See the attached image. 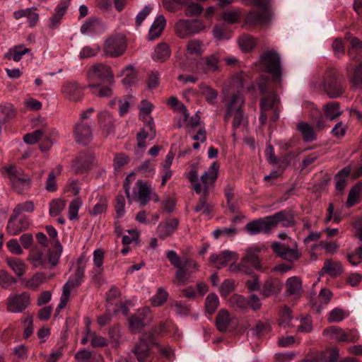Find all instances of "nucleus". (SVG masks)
<instances>
[{
	"label": "nucleus",
	"mask_w": 362,
	"mask_h": 362,
	"mask_svg": "<svg viewBox=\"0 0 362 362\" xmlns=\"http://www.w3.org/2000/svg\"><path fill=\"white\" fill-rule=\"evenodd\" d=\"M87 76L90 81L88 87L91 89L93 95L101 98L112 95L115 79L110 66L104 64H95L89 69Z\"/></svg>",
	"instance_id": "obj_1"
},
{
	"label": "nucleus",
	"mask_w": 362,
	"mask_h": 362,
	"mask_svg": "<svg viewBox=\"0 0 362 362\" xmlns=\"http://www.w3.org/2000/svg\"><path fill=\"white\" fill-rule=\"evenodd\" d=\"M62 252V246L57 240L55 249L53 250L37 245L33 247L30 250L28 259L35 268L53 269L58 264Z\"/></svg>",
	"instance_id": "obj_2"
},
{
	"label": "nucleus",
	"mask_w": 362,
	"mask_h": 362,
	"mask_svg": "<svg viewBox=\"0 0 362 362\" xmlns=\"http://www.w3.org/2000/svg\"><path fill=\"white\" fill-rule=\"evenodd\" d=\"M263 249L262 247L253 245L245 250V255L242 258L238 265L230 264V270L232 272H240L245 274H252L253 269L261 270L259 254Z\"/></svg>",
	"instance_id": "obj_3"
},
{
	"label": "nucleus",
	"mask_w": 362,
	"mask_h": 362,
	"mask_svg": "<svg viewBox=\"0 0 362 362\" xmlns=\"http://www.w3.org/2000/svg\"><path fill=\"white\" fill-rule=\"evenodd\" d=\"M259 62L263 70L271 74L272 80L281 84L282 66L280 55L274 49L264 51L259 56Z\"/></svg>",
	"instance_id": "obj_4"
},
{
	"label": "nucleus",
	"mask_w": 362,
	"mask_h": 362,
	"mask_svg": "<svg viewBox=\"0 0 362 362\" xmlns=\"http://www.w3.org/2000/svg\"><path fill=\"white\" fill-rule=\"evenodd\" d=\"M252 2L259 10L250 11L245 18V23L252 25L268 23L271 20V11L269 8V1L252 0Z\"/></svg>",
	"instance_id": "obj_5"
},
{
	"label": "nucleus",
	"mask_w": 362,
	"mask_h": 362,
	"mask_svg": "<svg viewBox=\"0 0 362 362\" xmlns=\"http://www.w3.org/2000/svg\"><path fill=\"white\" fill-rule=\"evenodd\" d=\"M5 170L8 174L13 187L18 193H21L23 191L30 188L31 184L30 177L25 175L21 169L11 165L6 168Z\"/></svg>",
	"instance_id": "obj_6"
},
{
	"label": "nucleus",
	"mask_w": 362,
	"mask_h": 362,
	"mask_svg": "<svg viewBox=\"0 0 362 362\" xmlns=\"http://www.w3.org/2000/svg\"><path fill=\"white\" fill-rule=\"evenodd\" d=\"M154 344V337L152 333H146L142 335L133 349V353L139 362H150V349Z\"/></svg>",
	"instance_id": "obj_7"
},
{
	"label": "nucleus",
	"mask_w": 362,
	"mask_h": 362,
	"mask_svg": "<svg viewBox=\"0 0 362 362\" xmlns=\"http://www.w3.org/2000/svg\"><path fill=\"white\" fill-rule=\"evenodd\" d=\"M30 304V296L28 292L11 294L6 300L7 311L13 313L23 312Z\"/></svg>",
	"instance_id": "obj_8"
},
{
	"label": "nucleus",
	"mask_w": 362,
	"mask_h": 362,
	"mask_svg": "<svg viewBox=\"0 0 362 362\" xmlns=\"http://www.w3.org/2000/svg\"><path fill=\"white\" fill-rule=\"evenodd\" d=\"M204 28L203 23L196 19H180L175 24V32L178 37L181 38L197 33Z\"/></svg>",
	"instance_id": "obj_9"
},
{
	"label": "nucleus",
	"mask_w": 362,
	"mask_h": 362,
	"mask_svg": "<svg viewBox=\"0 0 362 362\" xmlns=\"http://www.w3.org/2000/svg\"><path fill=\"white\" fill-rule=\"evenodd\" d=\"M220 62L221 59L218 54L203 57L197 63V72L204 75L218 72L220 71Z\"/></svg>",
	"instance_id": "obj_10"
},
{
	"label": "nucleus",
	"mask_w": 362,
	"mask_h": 362,
	"mask_svg": "<svg viewBox=\"0 0 362 362\" xmlns=\"http://www.w3.org/2000/svg\"><path fill=\"white\" fill-rule=\"evenodd\" d=\"M42 140L40 146L42 151H47L52 145L49 134L45 129H37L23 136V141L27 144H35Z\"/></svg>",
	"instance_id": "obj_11"
},
{
	"label": "nucleus",
	"mask_w": 362,
	"mask_h": 362,
	"mask_svg": "<svg viewBox=\"0 0 362 362\" xmlns=\"http://www.w3.org/2000/svg\"><path fill=\"white\" fill-rule=\"evenodd\" d=\"M74 136L76 143L86 146L93 139V128L87 122L78 121L74 127Z\"/></svg>",
	"instance_id": "obj_12"
},
{
	"label": "nucleus",
	"mask_w": 362,
	"mask_h": 362,
	"mask_svg": "<svg viewBox=\"0 0 362 362\" xmlns=\"http://www.w3.org/2000/svg\"><path fill=\"white\" fill-rule=\"evenodd\" d=\"M272 247L279 257L285 260L293 262L300 257V254L296 248V243H293L292 245H288L275 242L272 245Z\"/></svg>",
	"instance_id": "obj_13"
},
{
	"label": "nucleus",
	"mask_w": 362,
	"mask_h": 362,
	"mask_svg": "<svg viewBox=\"0 0 362 362\" xmlns=\"http://www.w3.org/2000/svg\"><path fill=\"white\" fill-rule=\"evenodd\" d=\"M125 50V40L121 37H110L105 41L103 47L105 54L111 57H119L124 53Z\"/></svg>",
	"instance_id": "obj_14"
},
{
	"label": "nucleus",
	"mask_w": 362,
	"mask_h": 362,
	"mask_svg": "<svg viewBox=\"0 0 362 362\" xmlns=\"http://www.w3.org/2000/svg\"><path fill=\"white\" fill-rule=\"evenodd\" d=\"M324 88L329 98H337L342 94L344 89L341 83L337 80L334 71L330 70L326 73Z\"/></svg>",
	"instance_id": "obj_15"
},
{
	"label": "nucleus",
	"mask_w": 362,
	"mask_h": 362,
	"mask_svg": "<svg viewBox=\"0 0 362 362\" xmlns=\"http://www.w3.org/2000/svg\"><path fill=\"white\" fill-rule=\"evenodd\" d=\"M30 220L25 216H16L11 214L8 221L6 230L11 235H17L23 230L28 228Z\"/></svg>",
	"instance_id": "obj_16"
},
{
	"label": "nucleus",
	"mask_w": 362,
	"mask_h": 362,
	"mask_svg": "<svg viewBox=\"0 0 362 362\" xmlns=\"http://www.w3.org/2000/svg\"><path fill=\"white\" fill-rule=\"evenodd\" d=\"M266 218L272 229L281 222L284 227H291L295 223L293 212L290 209L278 211L272 216H266Z\"/></svg>",
	"instance_id": "obj_17"
},
{
	"label": "nucleus",
	"mask_w": 362,
	"mask_h": 362,
	"mask_svg": "<svg viewBox=\"0 0 362 362\" xmlns=\"http://www.w3.org/2000/svg\"><path fill=\"white\" fill-rule=\"evenodd\" d=\"M244 103V97L239 92L233 93L228 98H226V112L224 120L228 122L234 112L242 110Z\"/></svg>",
	"instance_id": "obj_18"
},
{
	"label": "nucleus",
	"mask_w": 362,
	"mask_h": 362,
	"mask_svg": "<svg viewBox=\"0 0 362 362\" xmlns=\"http://www.w3.org/2000/svg\"><path fill=\"white\" fill-rule=\"evenodd\" d=\"M218 163L214 162L210 165L209 170L205 171L201 176V181L204 186L203 192L204 194H208L209 189L214 186L215 182L218 177Z\"/></svg>",
	"instance_id": "obj_19"
},
{
	"label": "nucleus",
	"mask_w": 362,
	"mask_h": 362,
	"mask_svg": "<svg viewBox=\"0 0 362 362\" xmlns=\"http://www.w3.org/2000/svg\"><path fill=\"white\" fill-rule=\"evenodd\" d=\"M199 265L193 259H186L180 269L175 273V277L179 283L186 281L192 274L198 271Z\"/></svg>",
	"instance_id": "obj_20"
},
{
	"label": "nucleus",
	"mask_w": 362,
	"mask_h": 362,
	"mask_svg": "<svg viewBox=\"0 0 362 362\" xmlns=\"http://www.w3.org/2000/svg\"><path fill=\"white\" fill-rule=\"evenodd\" d=\"M83 88L76 81H68L62 87V92L70 100L78 101L83 95Z\"/></svg>",
	"instance_id": "obj_21"
},
{
	"label": "nucleus",
	"mask_w": 362,
	"mask_h": 362,
	"mask_svg": "<svg viewBox=\"0 0 362 362\" xmlns=\"http://www.w3.org/2000/svg\"><path fill=\"white\" fill-rule=\"evenodd\" d=\"M245 228L250 235H252L261 233H267L272 230L266 217L260 218L247 223Z\"/></svg>",
	"instance_id": "obj_22"
},
{
	"label": "nucleus",
	"mask_w": 362,
	"mask_h": 362,
	"mask_svg": "<svg viewBox=\"0 0 362 362\" xmlns=\"http://www.w3.org/2000/svg\"><path fill=\"white\" fill-rule=\"evenodd\" d=\"M179 220L177 218L167 219L165 222H160L157 228L158 236L160 239H165L170 236L177 228Z\"/></svg>",
	"instance_id": "obj_23"
},
{
	"label": "nucleus",
	"mask_w": 362,
	"mask_h": 362,
	"mask_svg": "<svg viewBox=\"0 0 362 362\" xmlns=\"http://www.w3.org/2000/svg\"><path fill=\"white\" fill-rule=\"evenodd\" d=\"M98 122L103 134L105 136L114 134L115 120L113 116L107 112H102L98 115Z\"/></svg>",
	"instance_id": "obj_24"
},
{
	"label": "nucleus",
	"mask_w": 362,
	"mask_h": 362,
	"mask_svg": "<svg viewBox=\"0 0 362 362\" xmlns=\"http://www.w3.org/2000/svg\"><path fill=\"white\" fill-rule=\"evenodd\" d=\"M282 288L281 281L276 278L269 277L263 284L260 294L264 298L278 294Z\"/></svg>",
	"instance_id": "obj_25"
},
{
	"label": "nucleus",
	"mask_w": 362,
	"mask_h": 362,
	"mask_svg": "<svg viewBox=\"0 0 362 362\" xmlns=\"http://www.w3.org/2000/svg\"><path fill=\"white\" fill-rule=\"evenodd\" d=\"M71 0H62L54 9V13L50 18L49 28L51 29L57 28L61 24L63 16L66 13L67 8Z\"/></svg>",
	"instance_id": "obj_26"
},
{
	"label": "nucleus",
	"mask_w": 362,
	"mask_h": 362,
	"mask_svg": "<svg viewBox=\"0 0 362 362\" xmlns=\"http://www.w3.org/2000/svg\"><path fill=\"white\" fill-rule=\"evenodd\" d=\"M238 255L229 250H225L219 255L213 254L211 255L209 260L218 269H221L226 267L229 262L233 259H237Z\"/></svg>",
	"instance_id": "obj_27"
},
{
	"label": "nucleus",
	"mask_w": 362,
	"mask_h": 362,
	"mask_svg": "<svg viewBox=\"0 0 362 362\" xmlns=\"http://www.w3.org/2000/svg\"><path fill=\"white\" fill-rule=\"evenodd\" d=\"M144 106L140 109L139 115L144 120L146 127L151 132V139H153L156 135V131L153 118L150 114L153 110L152 104L143 101Z\"/></svg>",
	"instance_id": "obj_28"
},
{
	"label": "nucleus",
	"mask_w": 362,
	"mask_h": 362,
	"mask_svg": "<svg viewBox=\"0 0 362 362\" xmlns=\"http://www.w3.org/2000/svg\"><path fill=\"white\" fill-rule=\"evenodd\" d=\"M343 272V267L339 261L327 259L320 272V274H328L331 276H337Z\"/></svg>",
	"instance_id": "obj_29"
},
{
	"label": "nucleus",
	"mask_w": 362,
	"mask_h": 362,
	"mask_svg": "<svg viewBox=\"0 0 362 362\" xmlns=\"http://www.w3.org/2000/svg\"><path fill=\"white\" fill-rule=\"evenodd\" d=\"M35 7L21 9L13 12V17L16 20H18L23 17L27 18L29 22V26H35L39 21V14L36 12Z\"/></svg>",
	"instance_id": "obj_30"
},
{
	"label": "nucleus",
	"mask_w": 362,
	"mask_h": 362,
	"mask_svg": "<svg viewBox=\"0 0 362 362\" xmlns=\"http://www.w3.org/2000/svg\"><path fill=\"white\" fill-rule=\"evenodd\" d=\"M94 156L88 153H81L74 161V167L76 172L88 170L94 163Z\"/></svg>",
	"instance_id": "obj_31"
},
{
	"label": "nucleus",
	"mask_w": 362,
	"mask_h": 362,
	"mask_svg": "<svg viewBox=\"0 0 362 362\" xmlns=\"http://www.w3.org/2000/svg\"><path fill=\"white\" fill-rule=\"evenodd\" d=\"M136 184L139 187L137 192L138 202L140 206H144L151 199V189L147 184L144 183L141 180H138Z\"/></svg>",
	"instance_id": "obj_32"
},
{
	"label": "nucleus",
	"mask_w": 362,
	"mask_h": 362,
	"mask_svg": "<svg viewBox=\"0 0 362 362\" xmlns=\"http://www.w3.org/2000/svg\"><path fill=\"white\" fill-rule=\"evenodd\" d=\"M263 98L260 100V110H269L276 107V105L280 103V98L274 91L263 95Z\"/></svg>",
	"instance_id": "obj_33"
},
{
	"label": "nucleus",
	"mask_w": 362,
	"mask_h": 362,
	"mask_svg": "<svg viewBox=\"0 0 362 362\" xmlns=\"http://www.w3.org/2000/svg\"><path fill=\"white\" fill-rule=\"evenodd\" d=\"M85 273V267L78 265L74 274H72L67 282L64 284V287L71 290L72 288L79 286L83 281Z\"/></svg>",
	"instance_id": "obj_34"
},
{
	"label": "nucleus",
	"mask_w": 362,
	"mask_h": 362,
	"mask_svg": "<svg viewBox=\"0 0 362 362\" xmlns=\"http://www.w3.org/2000/svg\"><path fill=\"white\" fill-rule=\"evenodd\" d=\"M199 88L201 95L205 98L206 103L213 106L216 105L218 92L204 83H201Z\"/></svg>",
	"instance_id": "obj_35"
},
{
	"label": "nucleus",
	"mask_w": 362,
	"mask_h": 362,
	"mask_svg": "<svg viewBox=\"0 0 362 362\" xmlns=\"http://www.w3.org/2000/svg\"><path fill=\"white\" fill-rule=\"evenodd\" d=\"M166 21L163 15L157 16L153 23L148 33V38L151 40H153L158 37L162 33L165 26Z\"/></svg>",
	"instance_id": "obj_36"
},
{
	"label": "nucleus",
	"mask_w": 362,
	"mask_h": 362,
	"mask_svg": "<svg viewBox=\"0 0 362 362\" xmlns=\"http://www.w3.org/2000/svg\"><path fill=\"white\" fill-rule=\"evenodd\" d=\"M231 322L230 313L226 309H221L216 317V326L218 331L225 332Z\"/></svg>",
	"instance_id": "obj_37"
},
{
	"label": "nucleus",
	"mask_w": 362,
	"mask_h": 362,
	"mask_svg": "<svg viewBox=\"0 0 362 362\" xmlns=\"http://www.w3.org/2000/svg\"><path fill=\"white\" fill-rule=\"evenodd\" d=\"M322 334L329 340L342 343L344 337V329L337 326H329L323 330Z\"/></svg>",
	"instance_id": "obj_38"
},
{
	"label": "nucleus",
	"mask_w": 362,
	"mask_h": 362,
	"mask_svg": "<svg viewBox=\"0 0 362 362\" xmlns=\"http://www.w3.org/2000/svg\"><path fill=\"white\" fill-rule=\"evenodd\" d=\"M286 293L288 296H299L302 291V282L298 276L288 278L286 281Z\"/></svg>",
	"instance_id": "obj_39"
},
{
	"label": "nucleus",
	"mask_w": 362,
	"mask_h": 362,
	"mask_svg": "<svg viewBox=\"0 0 362 362\" xmlns=\"http://www.w3.org/2000/svg\"><path fill=\"white\" fill-rule=\"evenodd\" d=\"M348 76L352 83L355 86L362 85V63L357 66L355 69L351 64H347L346 67Z\"/></svg>",
	"instance_id": "obj_40"
},
{
	"label": "nucleus",
	"mask_w": 362,
	"mask_h": 362,
	"mask_svg": "<svg viewBox=\"0 0 362 362\" xmlns=\"http://www.w3.org/2000/svg\"><path fill=\"white\" fill-rule=\"evenodd\" d=\"M350 313L343 308L337 307L332 309L327 315V321L329 323H339L349 317Z\"/></svg>",
	"instance_id": "obj_41"
},
{
	"label": "nucleus",
	"mask_w": 362,
	"mask_h": 362,
	"mask_svg": "<svg viewBox=\"0 0 362 362\" xmlns=\"http://www.w3.org/2000/svg\"><path fill=\"white\" fill-rule=\"evenodd\" d=\"M170 56V50L169 46L166 43L158 44L154 50L153 59L155 61L165 62Z\"/></svg>",
	"instance_id": "obj_42"
},
{
	"label": "nucleus",
	"mask_w": 362,
	"mask_h": 362,
	"mask_svg": "<svg viewBox=\"0 0 362 362\" xmlns=\"http://www.w3.org/2000/svg\"><path fill=\"white\" fill-rule=\"evenodd\" d=\"M345 40L350 43V48H349L348 54L351 59H354L356 56L353 53L354 51L362 52V40L353 36L349 33H346Z\"/></svg>",
	"instance_id": "obj_43"
},
{
	"label": "nucleus",
	"mask_w": 362,
	"mask_h": 362,
	"mask_svg": "<svg viewBox=\"0 0 362 362\" xmlns=\"http://www.w3.org/2000/svg\"><path fill=\"white\" fill-rule=\"evenodd\" d=\"M29 51L30 49L25 47L23 45L15 46L5 54V57L8 59L19 62L22 59V57Z\"/></svg>",
	"instance_id": "obj_44"
},
{
	"label": "nucleus",
	"mask_w": 362,
	"mask_h": 362,
	"mask_svg": "<svg viewBox=\"0 0 362 362\" xmlns=\"http://www.w3.org/2000/svg\"><path fill=\"white\" fill-rule=\"evenodd\" d=\"M297 129L302 134L305 141H312L315 138V132L313 128L306 122H300L297 125Z\"/></svg>",
	"instance_id": "obj_45"
},
{
	"label": "nucleus",
	"mask_w": 362,
	"mask_h": 362,
	"mask_svg": "<svg viewBox=\"0 0 362 362\" xmlns=\"http://www.w3.org/2000/svg\"><path fill=\"white\" fill-rule=\"evenodd\" d=\"M15 115L13 105L12 104L7 103L0 105V122L1 124H4L8 120L13 118Z\"/></svg>",
	"instance_id": "obj_46"
},
{
	"label": "nucleus",
	"mask_w": 362,
	"mask_h": 362,
	"mask_svg": "<svg viewBox=\"0 0 362 362\" xmlns=\"http://www.w3.org/2000/svg\"><path fill=\"white\" fill-rule=\"evenodd\" d=\"M81 205H82L81 199L78 197L75 198L70 202V204L69 205V208H68V216H69V220H71V221L78 220V218H79L78 211H79V209L81 208Z\"/></svg>",
	"instance_id": "obj_47"
},
{
	"label": "nucleus",
	"mask_w": 362,
	"mask_h": 362,
	"mask_svg": "<svg viewBox=\"0 0 362 362\" xmlns=\"http://www.w3.org/2000/svg\"><path fill=\"white\" fill-rule=\"evenodd\" d=\"M238 44L240 49L247 52L255 47L256 41L252 36L245 34L239 37Z\"/></svg>",
	"instance_id": "obj_48"
},
{
	"label": "nucleus",
	"mask_w": 362,
	"mask_h": 362,
	"mask_svg": "<svg viewBox=\"0 0 362 362\" xmlns=\"http://www.w3.org/2000/svg\"><path fill=\"white\" fill-rule=\"evenodd\" d=\"M272 330L271 325L268 322L259 321L250 332L252 334L259 337L269 333Z\"/></svg>",
	"instance_id": "obj_49"
},
{
	"label": "nucleus",
	"mask_w": 362,
	"mask_h": 362,
	"mask_svg": "<svg viewBox=\"0 0 362 362\" xmlns=\"http://www.w3.org/2000/svg\"><path fill=\"white\" fill-rule=\"evenodd\" d=\"M35 210V204L33 201H26L18 204L13 210L12 214L20 216L23 212L32 213Z\"/></svg>",
	"instance_id": "obj_50"
},
{
	"label": "nucleus",
	"mask_w": 362,
	"mask_h": 362,
	"mask_svg": "<svg viewBox=\"0 0 362 362\" xmlns=\"http://www.w3.org/2000/svg\"><path fill=\"white\" fill-rule=\"evenodd\" d=\"M218 305L219 299L216 294L212 293L206 298L205 308L209 314H213L216 310Z\"/></svg>",
	"instance_id": "obj_51"
},
{
	"label": "nucleus",
	"mask_w": 362,
	"mask_h": 362,
	"mask_svg": "<svg viewBox=\"0 0 362 362\" xmlns=\"http://www.w3.org/2000/svg\"><path fill=\"white\" fill-rule=\"evenodd\" d=\"M350 167H346L337 173L336 176L337 181L335 185V187L337 191L341 192L344 189L346 185V177L350 174Z\"/></svg>",
	"instance_id": "obj_52"
},
{
	"label": "nucleus",
	"mask_w": 362,
	"mask_h": 362,
	"mask_svg": "<svg viewBox=\"0 0 362 362\" xmlns=\"http://www.w3.org/2000/svg\"><path fill=\"white\" fill-rule=\"evenodd\" d=\"M6 262L10 268L18 276L24 274L25 270V263L19 259H7Z\"/></svg>",
	"instance_id": "obj_53"
},
{
	"label": "nucleus",
	"mask_w": 362,
	"mask_h": 362,
	"mask_svg": "<svg viewBox=\"0 0 362 362\" xmlns=\"http://www.w3.org/2000/svg\"><path fill=\"white\" fill-rule=\"evenodd\" d=\"M339 352L337 348L327 349L320 354V360L323 362H337Z\"/></svg>",
	"instance_id": "obj_54"
},
{
	"label": "nucleus",
	"mask_w": 362,
	"mask_h": 362,
	"mask_svg": "<svg viewBox=\"0 0 362 362\" xmlns=\"http://www.w3.org/2000/svg\"><path fill=\"white\" fill-rule=\"evenodd\" d=\"M45 274L42 272H37L26 281L25 286L29 289H36L45 281Z\"/></svg>",
	"instance_id": "obj_55"
},
{
	"label": "nucleus",
	"mask_w": 362,
	"mask_h": 362,
	"mask_svg": "<svg viewBox=\"0 0 362 362\" xmlns=\"http://www.w3.org/2000/svg\"><path fill=\"white\" fill-rule=\"evenodd\" d=\"M123 74L124 75V77L122 82L124 85L132 86L136 82V74L133 66L129 65L127 66L123 71Z\"/></svg>",
	"instance_id": "obj_56"
},
{
	"label": "nucleus",
	"mask_w": 362,
	"mask_h": 362,
	"mask_svg": "<svg viewBox=\"0 0 362 362\" xmlns=\"http://www.w3.org/2000/svg\"><path fill=\"white\" fill-rule=\"evenodd\" d=\"M66 206L65 201L56 199L49 203V214L51 216H57L59 215Z\"/></svg>",
	"instance_id": "obj_57"
},
{
	"label": "nucleus",
	"mask_w": 362,
	"mask_h": 362,
	"mask_svg": "<svg viewBox=\"0 0 362 362\" xmlns=\"http://www.w3.org/2000/svg\"><path fill=\"white\" fill-rule=\"evenodd\" d=\"M362 192V182H358L349 192L346 204L351 206L358 202V197Z\"/></svg>",
	"instance_id": "obj_58"
},
{
	"label": "nucleus",
	"mask_w": 362,
	"mask_h": 362,
	"mask_svg": "<svg viewBox=\"0 0 362 362\" xmlns=\"http://www.w3.org/2000/svg\"><path fill=\"white\" fill-rule=\"evenodd\" d=\"M325 113L327 118L334 119L341 115L339 107V103L337 102H331L325 106Z\"/></svg>",
	"instance_id": "obj_59"
},
{
	"label": "nucleus",
	"mask_w": 362,
	"mask_h": 362,
	"mask_svg": "<svg viewBox=\"0 0 362 362\" xmlns=\"http://www.w3.org/2000/svg\"><path fill=\"white\" fill-rule=\"evenodd\" d=\"M313 329V320L311 316L305 315L300 318V325L297 329L299 332H311Z\"/></svg>",
	"instance_id": "obj_60"
},
{
	"label": "nucleus",
	"mask_w": 362,
	"mask_h": 362,
	"mask_svg": "<svg viewBox=\"0 0 362 362\" xmlns=\"http://www.w3.org/2000/svg\"><path fill=\"white\" fill-rule=\"evenodd\" d=\"M99 25V21L96 18H90L86 21L81 27V33L82 34H87L93 33L97 29Z\"/></svg>",
	"instance_id": "obj_61"
},
{
	"label": "nucleus",
	"mask_w": 362,
	"mask_h": 362,
	"mask_svg": "<svg viewBox=\"0 0 362 362\" xmlns=\"http://www.w3.org/2000/svg\"><path fill=\"white\" fill-rule=\"evenodd\" d=\"M135 314L129 319V329L134 333L139 332L146 324Z\"/></svg>",
	"instance_id": "obj_62"
},
{
	"label": "nucleus",
	"mask_w": 362,
	"mask_h": 362,
	"mask_svg": "<svg viewBox=\"0 0 362 362\" xmlns=\"http://www.w3.org/2000/svg\"><path fill=\"white\" fill-rule=\"evenodd\" d=\"M202 42L196 39L190 40L187 45V50L189 54L200 55L203 53Z\"/></svg>",
	"instance_id": "obj_63"
},
{
	"label": "nucleus",
	"mask_w": 362,
	"mask_h": 362,
	"mask_svg": "<svg viewBox=\"0 0 362 362\" xmlns=\"http://www.w3.org/2000/svg\"><path fill=\"white\" fill-rule=\"evenodd\" d=\"M168 298V292L163 288H159L152 298L151 302L154 306H160L167 300Z\"/></svg>",
	"instance_id": "obj_64"
}]
</instances>
